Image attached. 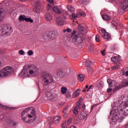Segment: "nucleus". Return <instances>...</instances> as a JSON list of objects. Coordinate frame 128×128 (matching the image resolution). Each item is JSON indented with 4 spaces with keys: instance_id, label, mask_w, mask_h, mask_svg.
I'll use <instances>...</instances> for the list:
<instances>
[{
    "instance_id": "f257e3e1",
    "label": "nucleus",
    "mask_w": 128,
    "mask_h": 128,
    "mask_svg": "<svg viewBox=\"0 0 128 128\" xmlns=\"http://www.w3.org/2000/svg\"><path fill=\"white\" fill-rule=\"evenodd\" d=\"M112 116L113 120L119 122L122 121L126 116H128V96L123 95L117 103H114L110 113Z\"/></svg>"
},
{
    "instance_id": "f03ea898",
    "label": "nucleus",
    "mask_w": 128,
    "mask_h": 128,
    "mask_svg": "<svg viewBox=\"0 0 128 128\" xmlns=\"http://www.w3.org/2000/svg\"><path fill=\"white\" fill-rule=\"evenodd\" d=\"M22 116L24 122L31 124L36 120V110L34 107L26 108L22 112Z\"/></svg>"
},
{
    "instance_id": "7ed1b4c3",
    "label": "nucleus",
    "mask_w": 128,
    "mask_h": 128,
    "mask_svg": "<svg viewBox=\"0 0 128 128\" xmlns=\"http://www.w3.org/2000/svg\"><path fill=\"white\" fill-rule=\"evenodd\" d=\"M38 68L34 66H32L30 68L22 69L20 72V76L22 78H30L32 76H38Z\"/></svg>"
},
{
    "instance_id": "20e7f679",
    "label": "nucleus",
    "mask_w": 128,
    "mask_h": 128,
    "mask_svg": "<svg viewBox=\"0 0 128 128\" xmlns=\"http://www.w3.org/2000/svg\"><path fill=\"white\" fill-rule=\"evenodd\" d=\"M68 37H70L72 38V42L73 44H74L76 46H80V44L84 42V37L80 36V34L76 30H73L71 35L69 36Z\"/></svg>"
},
{
    "instance_id": "39448f33",
    "label": "nucleus",
    "mask_w": 128,
    "mask_h": 128,
    "mask_svg": "<svg viewBox=\"0 0 128 128\" xmlns=\"http://www.w3.org/2000/svg\"><path fill=\"white\" fill-rule=\"evenodd\" d=\"M41 79L42 82H44V86H48V84H50V82H54V77L46 72H44L42 74Z\"/></svg>"
},
{
    "instance_id": "423d86ee",
    "label": "nucleus",
    "mask_w": 128,
    "mask_h": 128,
    "mask_svg": "<svg viewBox=\"0 0 128 128\" xmlns=\"http://www.w3.org/2000/svg\"><path fill=\"white\" fill-rule=\"evenodd\" d=\"M12 32V27L9 28L6 24H3L0 26V36H4V34L10 36Z\"/></svg>"
},
{
    "instance_id": "0eeeda50",
    "label": "nucleus",
    "mask_w": 128,
    "mask_h": 128,
    "mask_svg": "<svg viewBox=\"0 0 128 128\" xmlns=\"http://www.w3.org/2000/svg\"><path fill=\"white\" fill-rule=\"evenodd\" d=\"M13 72L14 69H12V67L10 66L4 67L0 71V78L8 76L12 74Z\"/></svg>"
},
{
    "instance_id": "6e6552de",
    "label": "nucleus",
    "mask_w": 128,
    "mask_h": 128,
    "mask_svg": "<svg viewBox=\"0 0 128 128\" xmlns=\"http://www.w3.org/2000/svg\"><path fill=\"white\" fill-rule=\"evenodd\" d=\"M116 4H120V8L122 10H128V0H115Z\"/></svg>"
},
{
    "instance_id": "1a4fd4ad",
    "label": "nucleus",
    "mask_w": 128,
    "mask_h": 128,
    "mask_svg": "<svg viewBox=\"0 0 128 128\" xmlns=\"http://www.w3.org/2000/svg\"><path fill=\"white\" fill-rule=\"evenodd\" d=\"M65 20H66V16L58 17L56 20V22L58 26H64Z\"/></svg>"
},
{
    "instance_id": "9d476101",
    "label": "nucleus",
    "mask_w": 128,
    "mask_h": 128,
    "mask_svg": "<svg viewBox=\"0 0 128 128\" xmlns=\"http://www.w3.org/2000/svg\"><path fill=\"white\" fill-rule=\"evenodd\" d=\"M128 86V80H125L119 85V86L116 87L114 89V90H120V88H124L126 86Z\"/></svg>"
},
{
    "instance_id": "9b49d317",
    "label": "nucleus",
    "mask_w": 128,
    "mask_h": 128,
    "mask_svg": "<svg viewBox=\"0 0 128 128\" xmlns=\"http://www.w3.org/2000/svg\"><path fill=\"white\" fill-rule=\"evenodd\" d=\"M52 10L55 14H60L62 12V8L60 6H54L52 8Z\"/></svg>"
},
{
    "instance_id": "f8f14e48",
    "label": "nucleus",
    "mask_w": 128,
    "mask_h": 128,
    "mask_svg": "<svg viewBox=\"0 0 128 128\" xmlns=\"http://www.w3.org/2000/svg\"><path fill=\"white\" fill-rule=\"evenodd\" d=\"M78 30L82 34H87L88 31H86V28L84 27L82 24H80L78 26Z\"/></svg>"
},
{
    "instance_id": "ddd939ff",
    "label": "nucleus",
    "mask_w": 128,
    "mask_h": 128,
    "mask_svg": "<svg viewBox=\"0 0 128 128\" xmlns=\"http://www.w3.org/2000/svg\"><path fill=\"white\" fill-rule=\"evenodd\" d=\"M78 30L82 34H87L88 31H86V28L84 27L82 24H80L78 26Z\"/></svg>"
},
{
    "instance_id": "4468645a",
    "label": "nucleus",
    "mask_w": 128,
    "mask_h": 128,
    "mask_svg": "<svg viewBox=\"0 0 128 128\" xmlns=\"http://www.w3.org/2000/svg\"><path fill=\"white\" fill-rule=\"evenodd\" d=\"M112 60L114 64H120V58L118 56H114L112 58Z\"/></svg>"
},
{
    "instance_id": "2eb2a0df",
    "label": "nucleus",
    "mask_w": 128,
    "mask_h": 128,
    "mask_svg": "<svg viewBox=\"0 0 128 128\" xmlns=\"http://www.w3.org/2000/svg\"><path fill=\"white\" fill-rule=\"evenodd\" d=\"M56 94H52L50 91L46 92V96L48 98V100H52V98H56Z\"/></svg>"
},
{
    "instance_id": "dca6fc26",
    "label": "nucleus",
    "mask_w": 128,
    "mask_h": 128,
    "mask_svg": "<svg viewBox=\"0 0 128 128\" xmlns=\"http://www.w3.org/2000/svg\"><path fill=\"white\" fill-rule=\"evenodd\" d=\"M87 116H88V114L82 111V112H81L80 113L78 116V118L79 120H84L85 118H86Z\"/></svg>"
},
{
    "instance_id": "f3484780",
    "label": "nucleus",
    "mask_w": 128,
    "mask_h": 128,
    "mask_svg": "<svg viewBox=\"0 0 128 128\" xmlns=\"http://www.w3.org/2000/svg\"><path fill=\"white\" fill-rule=\"evenodd\" d=\"M82 106V105L80 104V100H78V103H77V106L74 108V113L75 114H78V108H80Z\"/></svg>"
},
{
    "instance_id": "a211bd4d",
    "label": "nucleus",
    "mask_w": 128,
    "mask_h": 128,
    "mask_svg": "<svg viewBox=\"0 0 128 128\" xmlns=\"http://www.w3.org/2000/svg\"><path fill=\"white\" fill-rule=\"evenodd\" d=\"M50 39L52 38V40H56L58 36V33L54 32H52V33H49Z\"/></svg>"
},
{
    "instance_id": "6ab92c4d",
    "label": "nucleus",
    "mask_w": 128,
    "mask_h": 128,
    "mask_svg": "<svg viewBox=\"0 0 128 128\" xmlns=\"http://www.w3.org/2000/svg\"><path fill=\"white\" fill-rule=\"evenodd\" d=\"M45 19L48 22H50L52 20V16L50 13H46L45 15Z\"/></svg>"
},
{
    "instance_id": "aec40b11",
    "label": "nucleus",
    "mask_w": 128,
    "mask_h": 128,
    "mask_svg": "<svg viewBox=\"0 0 128 128\" xmlns=\"http://www.w3.org/2000/svg\"><path fill=\"white\" fill-rule=\"evenodd\" d=\"M41 38L42 40H50V33L44 34Z\"/></svg>"
},
{
    "instance_id": "412c9836",
    "label": "nucleus",
    "mask_w": 128,
    "mask_h": 128,
    "mask_svg": "<svg viewBox=\"0 0 128 128\" xmlns=\"http://www.w3.org/2000/svg\"><path fill=\"white\" fill-rule=\"evenodd\" d=\"M60 120V116H56L53 118V122L58 124Z\"/></svg>"
},
{
    "instance_id": "4be33fe9",
    "label": "nucleus",
    "mask_w": 128,
    "mask_h": 128,
    "mask_svg": "<svg viewBox=\"0 0 128 128\" xmlns=\"http://www.w3.org/2000/svg\"><path fill=\"white\" fill-rule=\"evenodd\" d=\"M8 124L10 126H16V123L14 120H9L8 121Z\"/></svg>"
},
{
    "instance_id": "5701e85b",
    "label": "nucleus",
    "mask_w": 128,
    "mask_h": 128,
    "mask_svg": "<svg viewBox=\"0 0 128 128\" xmlns=\"http://www.w3.org/2000/svg\"><path fill=\"white\" fill-rule=\"evenodd\" d=\"M78 78L80 82H84V76L82 74H78Z\"/></svg>"
},
{
    "instance_id": "b1692460",
    "label": "nucleus",
    "mask_w": 128,
    "mask_h": 128,
    "mask_svg": "<svg viewBox=\"0 0 128 128\" xmlns=\"http://www.w3.org/2000/svg\"><path fill=\"white\" fill-rule=\"evenodd\" d=\"M67 8L68 10V11L70 12H74L76 10L74 8V7H72V6L70 5H68Z\"/></svg>"
},
{
    "instance_id": "393cba45",
    "label": "nucleus",
    "mask_w": 128,
    "mask_h": 128,
    "mask_svg": "<svg viewBox=\"0 0 128 128\" xmlns=\"http://www.w3.org/2000/svg\"><path fill=\"white\" fill-rule=\"evenodd\" d=\"M80 96V89H77L73 94V98H76Z\"/></svg>"
},
{
    "instance_id": "a878e982",
    "label": "nucleus",
    "mask_w": 128,
    "mask_h": 128,
    "mask_svg": "<svg viewBox=\"0 0 128 128\" xmlns=\"http://www.w3.org/2000/svg\"><path fill=\"white\" fill-rule=\"evenodd\" d=\"M4 12V10L2 8H0V22L4 20V16H2V14Z\"/></svg>"
},
{
    "instance_id": "bb28decb",
    "label": "nucleus",
    "mask_w": 128,
    "mask_h": 128,
    "mask_svg": "<svg viewBox=\"0 0 128 128\" xmlns=\"http://www.w3.org/2000/svg\"><path fill=\"white\" fill-rule=\"evenodd\" d=\"M56 74L58 78H62L64 76V73L60 70L57 71Z\"/></svg>"
},
{
    "instance_id": "cd10ccee",
    "label": "nucleus",
    "mask_w": 128,
    "mask_h": 128,
    "mask_svg": "<svg viewBox=\"0 0 128 128\" xmlns=\"http://www.w3.org/2000/svg\"><path fill=\"white\" fill-rule=\"evenodd\" d=\"M102 18L104 20H110V17L108 14H104Z\"/></svg>"
},
{
    "instance_id": "c85d7f7f",
    "label": "nucleus",
    "mask_w": 128,
    "mask_h": 128,
    "mask_svg": "<svg viewBox=\"0 0 128 128\" xmlns=\"http://www.w3.org/2000/svg\"><path fill=\"white\" fill-rule=\"evenodd\" d=\"M68 92V88L65 87H62L61 88V92L62 94H66V92Z\"/></svg>"
},
{
    "instance_id": "c756f323",
    "label": "nucleus",
    "mask_w": 128,
    "mask_h": 128,
    "mask_svg": "<svg viewBox=\"0 0 128 128\" xmlns=\"http://www.w3.org/2000/svg\"><path fill=\"white\" fill-rule=\"evenodd\" d=\"M26 18L25 16L20 15L19 16V21L20 22H24V20L26 21Z\"/></svg>"
},
{
    "instance_id": "7c9ffc66",
    "label": "nucleus",
    "mask_w": 128,
    "mask_h": 128,
    "mask_svg": "<svg viewBox=\"0 0 128 128\" xmlns=\"http://www.w3.org/2000/svg\"><path fill=\"white\" fill-rule=\"evenodd\" d=\"M90 64H92V61L88 60L85 63V66L88 68H90Z\"/></svg>"
},
{
    "instance_id": "2f4dec72",
    "label": "nucleus",
    "mask_w": 128,
    "mask_h": 128,
    "mask_svg": "<svg viewBox=\"0 0 128 128\" xmlns=\"http://www.w3.org/2000/svg\"><path fill=\"white\" fill-rule=\"evenodd\" d=\"M103 38H106V40H108V38H110V35L109 34H104L103 36Z\"/></svg>"
},
{
    "instance_id": "473e14b6",
    "label": "nucleus",
    "mask_w": 128,
    "mask_h": 128,
    "mask_svg": "<svg viewBox=\"0 0 128 128\" xmlns=\"http://www.w3.org/2000/svg\"><path fill=\"white\" fill-rule=\"evenodd\" d=\"M67 126H68V125H67V124H66V120H65V121H64V122H62V124L61 125V128H68L66 127Z\"/></svg>"
},
{
    "instance_id": "72a5a7b5",
    "label": "nucleus",
    "mask_w": 128,
    "mask_h": 128,
    "mask_svg": "<svg viewBox=\"0 0 128 128\" xmlns=\"http://www.w3.org/2000/svg\"><path fill=\"white\" fill-rule=\"evenodd\" d=\"M0 108H2V110H8V108H10V110L12 109V108H8L6 106H3L1 104H0Z\"/></svg>"
},
{
    "instance_id": "f704fd0d",
    "label": "nucleus",
    "mask_w": 128,
    "mask_h": 128,
    "mask_svg": "<svg viewBox=\"0 0 128 128\" xmlns=\"http://www.w3.org/2000/svg\"><path fill=\"white\" fill-rule=\"evenodd\" d=\"M68 106H66L63 110L64 114H68Z\"/></svg>"
},
{
    "instance_id": "c9c22d12",
    "label": "nucleus",
    "mask_w": 128,
    "mask_h": 128,
    "mask_svg": "<svg viewBox=\"0 0 128 128\" xmlns=\"http://www.w3.org/2000/svg\"><path fill=\"white\" fill-rule=\"evenodd\" d=\"M118 84V82L112 80V83H111V84H110V87H112V86H116Z\"/></svg>"
},
{
    "instance_id": "e433bc0d",
    "label": "nucleus",
    "mask_w": 128,
    "mask_h": 128,
    "mask_svg": "<svg viewBox=\"0 0 128 128\" xmlns=\"http://www.w3.org/2000/svg\"><path fill=\"white\" fill-rule=\"evenodd\" d=\"M81 2L84 6H86L88 4V0H81Z\"/></svg>"
},
{
    "instance_id": "4c0bfd02",
    "label": "nucleus",
    "mask_w": 128,
    "mask_h": 128,
    "mask_svg": "<svg viewBox=\"0 0 128 128\" xmlns=\"http://www.w3.org/2000/svg\"><path fill=\"white\" fill-rule=\"evenodd\" d=\"M25 22H34V20L30 18H26Z\"/></svg>"
},
{
    "instance_id": "58836bf2",
    "label": "nucleus",
    "mask_w": 128,
    "mask_h": 128,
    "mask_svg": "<svg viewBox=\"0 0 128 128\" xmlns=\"http://www.w3.org/2000/svg\"><path fill=\"white\" fill-rule=\"evenodd\" d=\"M72 118H69L67 121H66V124L68 126H70V124H72Z\"/></svg>"
},
{
    "instance_id": "ea45409f",
    "label": "nucleus",
    "mask_w": 128,
    "mask_h": 128,
    "mask_svg": "<svg viewBox=\"0 0 128 128\" xmlns=\"http://www.w3.org/2000/svg\"><path fill=\"white\" fill-rule=\"evenodd\" d=\"M78 15L76 13L72 14V18L74 19L76 18H78Z\"/></svg>"
},
{
    "instance_id": "a19ab883",
    "label": "nucleus",
    "mask_w": 128,
    "mask_h": 128,
    "mask_svg": "<svg viewBox=\"0 0 128 128\" xmlns=\"http://www.w3.org/2000/svg\"><path fill=\"white\" fill-rule=\"evenodd\" d=\"M28 56H32V54H34V52L32 51V50H28Z\"/></svg>"
},
{
    "instance_id": "79ce46f5",
    "label": "nucleus",
    "mask_w": 128,
    "mask_h": 128,
    "mask_svg": "<svg viewBox=\"0 0 128 128\" xmlns=\"http://www.w3.org/2000/svg\"><path fill=\"white\" fill-rule=\"evenodd\" d=\"M88 72H90V74H93L94 69H92V68H88Z\"/></svg>"
},
{
    "instance_id": "37998d69",
    "label": "nucleus",
    "mask_w": 128,
    "mask_h": 128,
    "mask_svg": "<svg viewBox=\"0 0 128 128\" xmlns=\"http://www.w3.org/2000/svg\"><path fill=\"white\" fill-rule=\"evenodd\" d=\"M107 82H108V84L109 86H110V84H112V80L110 79H108L107 80Z\"/></svg>"
},
{
    "instance_id": "c03bdc74",
    "label": "nucleus",
    "mask_w": 128,
    "mask_h": 128,
    "mask_svg": "<svg viewBox=\"0 0 128 128\" xmlns=\"http://www.w3.org/2000/svg\"><path fill=\"white\" fill-rule=\"evenodd\" d=\"M34 12H36V14H38V12H40V9L36 7L34 8Z\"/></svg>"
},
{
    "instance_id": "a18cd8bd",
    "label": "nucleus",
    "mask_w": 128,
    "mask_h": 128,
    "mask_svg": "<svg viewBox=\"0 0 128 128\" xmlns=\"http://www.w3.org/2000/svg\"><path fill=\"white\" fill-rule=\"evenodd\" d=\"M120 64H117L116 66H114L112 68L113 70H116L118 68H120Z\"/></svg>"
},
{
    "instance_id": "49530a36",
    "label": "nucleus",
    "mask_w": 128,
    "mask_h": 128,
    "mask_svg": "<svg viewBox=\"0 0 128 128\" xmlns=\"http://www.w3.org/2000/svg\"><path fill=\"white\" fill-rule=\"evenodd\" d=\"M18 54L21 56H24V50H19Z\"/></svg>"
},
{
    "instance_id": "de8ad7c7",
    "label": "nucleus",
    "mask_w": 128,
    "mask_h": 128,
    "mask_svg": "<svg viewBox=\"0 0 128 128\" xmlns=\"http://www.w3.org/2000/svg\"><path fill=\"white\" fill-rule=\"evenodd\" d=\"M74 122V124H80V121L78 119H75Z\"/></svg>"
},
{
    "instance_id": "09e8293b",
    "label": "nucleus",
    "mask_w": 128,
    "mask_h": 128,
    "mask_svg": "<svg viewBox=\"0 0 128 128\" xmlns=\"http://www.w3.org/2000/svg\"><path fill=\"white\" fill-rule=\"evenodd\" d=\"M100 36L98 35L96 36V42H100Z\"/></svg>"
},
{
    "instance_id": "8fccbe9b",
    "label": "nucleus",
    "mask_w": 128,
    "mask_h": 128,
    "mask_svg": "<svg viewBox=\"0 0 128 128\" xmlns=\"http://www.w3.org/2000/svg\"><path fill=\"white\" fill-rule=\"evenodd\" d=\"M71 96L72 95L70 94V92H68L66 94V97L67 98H70Z\"/></svg>"
},
{
    "instance_id": "3c124183",
    "label": "nucleus",
    "mask_w": 128,
    "mask_h": 128,
    "mask_svg": "<svg viewBox=\"0 0 128 128\" xmlns=\"http://www.w3.org/2000/svg\"><path fill=\"white\" fill-rule=\"evenodd\" d=\"M51 8H52V6L50 5V4H47V10H51Z\"/></svg>"
},
{
    "instance_id": "603ef678",
    "label": "nucleus",
    "mask_w": 128,
    "mask_h": 128,
    "mask_svg": "<svg viewBox=\"0 0 128 128\" xmlns=\"http://www.w3.org/2000/svg\"><path fill=\"white\" fill-rule=\"evenodd\" d=\"M80 16H86L85 13L84 12H80Z\"/></svg>"
},
{
    "instance_id": "864d4df0",
    "label": "nucleus",
    "mask_w": 128,
    "mask_h": 128,
    "mask_svg": "<svg viewBox=\"0 0 128 128\" xmlns=\"http://www.w3.org/2000/svg\"><path fill=\"white\" fill-rule=\"evenodd\" d=\"M104 52H106V49H104L103 50H101V53L102 56H106V54H104Z\"/></svg>"
},
{
    "instance_id": "5fc2aeb1",
    "label": "nucleus",
    "mask_w": 128,
    "mask_h": 128,
    "mask_svg": "<svg viewBox=\"0 0 128 128\" xmlns=\"http://www.w3.org/2000/svg\"><path fill=\"white\" fill-rule=\"evenodd\" d=\"M66 32H72V29H70V28H68L66 29Z\"/></svg>"
},
{
    "instance_id": "6e6d98bb",
    "label": "nucleus",
    "mask_w": 128,
    "mask_h": 128,
    "mask_svg": "<svg viewBox=\"0 0 128 128\" xmlns=\"http://www.w3.org/2000/svg\"><path fill=\"white\" fill-rule=\"evenodd\" d=\"M112 88H108L107 90L108 92H112Z\"/></svg>"
},
{
    "instance_id": "4d7b16f0",
    "label": "nucleus",
    "mask_w": 128,
    "mask_h": 128,
    "mask_svg": "<svg viewBox=\"0 0 128 128\" xmlns=\"http://www.w3.org/2000/svg\"><path fill=\"white\" fill-rule=\"evenodd\" d=\"M48 2H50V4H52L54 2V0H46Z\"/></svg>"
},
{
    "instance_id": "13d9d810",
    "label": "nucleus",
    "mask_w": 128,
    "mask_h": 128,
    "mask_svg": "<svg viewBox=\"0 0 128 128\" xmlns=\"http://www.w3.org/2000/svg\"><path fill=\"white\" fill-rule=\"evenodd\" d=\"M92 88V85H90L88 88V89L87 92H88V90H90V88Z\"/></svg>"
},
{
    "instance_id": "bf43d9fd",
    "label": "nucleus",
    "mask_w": 128,
    "mask_h": 128,
    "mask_svg": "<svg viewBox=\"0 0 128 128\" xmlns=\"http://www.w3.org/2000/svg\"><path fill=\"white\" fill-rule=\"evenodd\" d=\"M101 32H102V34H104V32H106V30L104 29H102Z\"/></svg>"
},
{
    "instance_id": "052dcab7",
    "label": "nucleus",
    "mask_w": 128,
    "mask_h": 128,
    "mask_svg": "<svg viewBox=\"0 0 128 128\" xmlns=\"http://www.w3.org/2000/svg\"><path fill=\"white\" fill-rule=\"evenodd\" d=\"M64 118H66V116H68V113H64Z\"/></svg>"
},
{
    "instance_id": "680f3d73",
    "label": "nucleus",
    "mask_w": 128,
    "mask_h": 128,
    "mask_svg": "<svg viewBox=\"0 0 128 128\" xmlns=\"http://www.w3.org/2000/svg\"><path fill=\"white\" fill-rule=\"evenodd\" d=\"M124 128H128V122L126 124V125L124 126Z\"/></svg>"
},
{
    "instance_id": "e2e57ef3",
    "label": "nucleus",
    "mask_w": 128,
    "mask_h": 128,
    "mask_svg": "<svg viewBox=\"0 0 128 128\" xmlns=\"http://www.w3.org/2000/svg\"><path fill=\"white\" fill-rule=\"evenodd\" d=\"M110 2H116V0H108Z\"/></svg>"
},
{
    "instance_id": "0e129e2a",
    "label": "nucleus",
    "mask_w": 128,
    "mask_h": 128,
    "mask_svg": "<svg viewBox=\"0 0 128 128\" xmlns=\"http://www.w3.org/2000/svg\"><path fill=\"white\" fill-rule=\"evenodd\" d=\"M94 106H96V105H94V106H92V107H91V112H92V109L94 108Z\"/></svg>"
},
{
    "instance_id": "69168bd1",
    "label": "nucleus",
    "mask_w": 128,
    "mask_h": 128,
    "mask_svg": "<svg viewBox=\"0 0 128 128\" xmlns=\"http://www.w3.org/2000/svg\"><path fill=\"white\" fill-rule=\"evenodd\" d=\"M4 116L3 115H1L0 116V118H1V120H4Z\"/></svg>"
},
{
    "instance_id": "338daca9",
    "label": "nucleus",
    "mask_w": 128,
    "mask_h": 128,
    "mask_svg": "<svg viewBox=\"0 0 128 128\" xmlns=\"http://www.w3.org/2000/svg\"><path fill=\"white\" fill-rule=\"evenodd\" d=\"M126 76H128V71H126Z\"/></svg>"
},
{
    "instance_id": "774afa93",
    "label": "nucleus",
    "mask_w": 128,
    "mask_h": 128,
    "mask_svg": "<svg viewBox=\"0 0 128 128\" xmlns=\"http://www.w3.org/2000/svg\"><path fill=\"white\" fill-rule=\"evenodd\" d=\"M63 32H66V30L64 29Z\"/></svg>"
}]
</instances>
